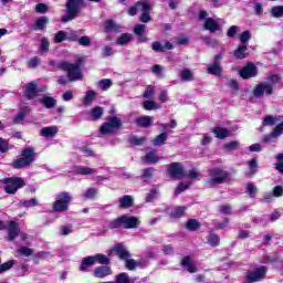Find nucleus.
I'll return each mask as SVG.
<instances>
[{
  "mask_svg": "<svg viewBox=\"0 0 283 283\" xmlns=\"http://www.w3.org/2000/svg\"><path fill=\"white\" fill-rule=\"evenodd\" d=\"M144 109H146V112H151V109H159L160 106L156 105V102L151 101V99H147L144 102L143 104Z\"/></svg>",
  "mask_w": 283,
  "mask_h": 283,
  "instance_id": "nucleus-54",
  "label": "nucleus"
},
{
  "mask_svg": "<svg viewBox=\"0 0 283 283\" xmlns=\"http://www.w3.org/2000/svg\"><path fill=\"white\" fill-rule=\"evenodd\" d=\"M151 50L154 52H165V50H174V44L171 42H165L163 45L159 41H155L151 44Z\"/></svg>",
  "mask_w": 283,
  "mask_h": 283,
  "instance_id": "nucleus-28",
  "label": "nucleus"
},
{
  "mask_svg": "<svg viewBox=\"0 0 283 283\" xmlns=\"http://www.w3.org/2000/svg\"><path fill=\"white\" fill-rule=\"evenodd\" d=\"M145 30H147L146 24H136L134 27V35L138 36V43H147L149 39H147V35L145 34Z\"/></svg>",
  "mask_w": 283,
  "mask_h": 283,
  "instance_id": "nucleus-19",
  "label": "nucleus"
},
{
  "mask_svg": "<svg viewBox=\"0 0 283 283\" xmlns=\"http://www.w3.org/2000/svg\"><path fill=\"white\" fill-rule=\"evenodd\" d=\"M123 127V119L117 116L108 117L107 122L102 124L99 127V133L103 136H107V134H114V132H118Z\"/></svg>",
  "mask_w": 283,
  "mask_h": 283,
  "instance_id": "nucleus-9",
  "label": "nucleus"
},
{
  "mask_svg": "<svg viewBox=\"0 0 283 283\" xmlns=\"http://www.w3.org/2000/svg\"><path fill=\"white\" fill-rule=\"evenodd\" d=\"M266 81L271 83V85H277V83L282 81V76H280V74H270Z\"/></svg>",
  "mask_w": 283,
  "mask_h": 283,
  "instance_id": "nucleus-60",
  "label": "nucleus"
},
{
  "mask_svg": "<svg viewBox=\"0 0 283 283\" xmlns=\"http://www.w3.org/2000/svg\"><path fill=\"white\" fill-rule=\"evenodd\" d=\"M59 69L63 70L64 72H67L69 81H83V73L81 72V62L72 64L67 61H62L59 64Z\"/></svg>",
  "mask_w": 283,
  "mask_h": 283,
  "instance_id": "nucleus-5",
  "label": "nucleus"
},
{
  "mask_svg": "<svg viewBox=\"0 0 283 283\" xmlns=\"http://www.w3.org/2000/svg\"><path fill=\"white\" fill-rule=\"evenodd\" d=\"M221 60L222 54L214 55L213 63L207 69L208 74H211L212 76H222V66L220 65Z\"/></svg>",
  "mask_w": 283,
  "mask_h": 283,
  "instance_id": "nucleus-13",
  "label": "nucleus"
},
{
  "mask_svg": "<svg viewBox=\"0 0 283 283\" xmlns=\"http://www.w3.org/2000/svg\"><path fill=\"white\" fill-rule=\"evenodd\" d=\"M275 169L279 171V174H283V153L276 156Z\"/></svg>",
  "mask_w": 283,
  "mask_h": 283,
  "instance_id": "nucleus-61",
  "label": "nucleus"
},
{
  "mask_svg": "<svg viewBox=\"0 0 283 283\" xmlns=\"http://www.w3.org/2000/svg\"><path fill=\"white\" fill-rule=\"evenodd\" d=\"M210 179L207 180L208 187L212 188L216 187V185H224L227 180H229V174L220 168H212L209 171Z\"/></svg>",
  "mask_w": 283,
  "mask_h": 283,
  "instance_id": "nucleus-8",
  "label": "nucleus"
},
{
  "mask_svg": "<svg viewBox=\"0 0 283 283\" xmlns=\"http://www.w3.org/2000/svg\"><path fill=\"white\" fill-rule=\"evenodd\" d=\"M111 264L109 258L105 254H95L91 256H86L82 260V263L80 264L78 271L85 272L90 266H94V264Z\"/></svg>",
  "mask_w": 283,
  "mask_h": 283,
  "instance_id": "nucleus-7",
  "label": "nucleus"
},
{
  "mask_svg": "<svg viewBox=\"0 0 283 283\" xmlns=\"http://www.w3.org/2000/svg\"><path fill=\"white\" fill-rule=\"evenodd\" d=\"M28 106L20 108L14 118V123H21V120H25V114H28Z\"/></svg>",
  "mask_w": 283,
  "mask_h": 283,
  "instance_id": "nucleus-51",
  "label": "nucleus"
},
{
  "mask_svg": "<svg viewBox=\"0 0 283 283\" xmlns=\"http://www.w3.org/2000/svg\"><path fill=\"white\" fill-rule=\"evenodd\" d=\"M203 29L208 30L210 34H216V32L220 30V23H218L213 18H207L203 23Z\"/></svg>",
  "mask_w": 283,
  "mask_h": 283,
  "instance_id": "nucleus-21",
  "label": "nucleus"
},
{
  "mask_svg": "<svg viewBox=\"0 0 283 283\" xmlns=\"http://www.w3.org/2000/svg\"><path fill=\"white\" fill-rule=\"evenodd\" d=\"M40 103L46 109H53V107H56V99H54L52 96L44 95L42 98H40Z\"/></svg>",
  "mask_w": 283,
  "mask_h": 283,
  "instance_id": "nucleus-32",
  "label": "nucleus"
},
{
  "mask_svg": "<svg viewBox=\"0 0 283 283\" xmlns=\"http://www.w3.org/2000/svg\"><path fill=\"white\" fill-rule=\"evenodd\" d=\"M98 197V188H87L86 191L83 193V198L86 200H96Z\"/></svg>",
  "mask_w": 283,
  "mask_h": 283,
  "instance_id": "nucleus-40",
  "label": "nucleus"
},
{
  "mask_svg": "<svg viewBox=\"0 0 283 283\" xmlns=\"http://www.w3.org/2000/svg\"><path fill=\"white\" fill-rule=\"evenodd\" d=\"M48 25H50V18L48 15H41L34 21L33 24L30 25V30L33 32H43Z\"/></svg>",
  "mask_w": 283,
  "mask_h": 283,
  "instance_id": "nucleus-15",
  "label": "nucleus"
},
{
  "mask_svg": "<svg viewBox=\"0 0 283 283\" xmlns=\"http://www.w3.org/2000/svg\"><path fill=\"white\" fill-rule=\"evenodd\" d=\"M240 45L249 48V41H251V31L245 30L239 35Z\"/></svg>",
  "mask_w": 283,
  "mask_h": 283,
  "instance_id": "nucleus-42",
  "label": "nucleus"
},
{
  "mask_svg": "<svg viewBox=\"0 0 283 283\" xmlns=\"http://www.w3.org/2000/svg\"><path fill=\"white\" fill-rule=\"evenodd\" d=\"M154 171H156V169L154 167L144 169L143 174L140 175V179L144 182H147V180H151V178H154Z\"/></svg>",
  "mask_w": 283,
  "mask_h": 283,
  "instance_id": "nucleus-43",
  "label": "nucleus"
},
{
  "mask_svg": "<svg viewBox=\"0 0 283 283\" xmlns=\"http://www.w3.org/2000/svg\"><path fill=\"white\" fill-rule=\"evenodd\" d=\"M283 134V122L279 125H276L272 130L273 138H280Z\"/></svg>",
  "mask_w": 283,
  "mask_h": 283,
  "instance_id": "nucleus-63",
  "label": "nucleus"
},
{
  "mask_svg": "<svg viewBox=\"0 0 283 283\" xmlns=\"http://www.w3.org/2000/svg\"><path fill=\"white\" fill-rule=\"evenodd\" d=\"M140 227V219L136 216L122 214L108 223V229H138Z\"/></svg>",
  "mask_w": 283,
  "mask_h": 283,
  "instance_id": "nucleus-1",
  "label": "nucleus"
},
{
  "mask_svg": "<svg viewBox=\"0 0 283 283\" xmlns=\"http://www.w3.org/2000/svg\"><path fill=\"white\" fill-rule=\"evenodd\" d=\"M142 12L139 17L140 23H149V21H151V14H149V12H151V3H149V1H144Z\"/></svg>",
  "mask_w": 283,
  "mask_h": 283,
  "instance_id": "nucleus-20",
  "label": "nucleus"
},
{
  "mask_svg": "<svg viewBox=\"0 0 283 283\" xmlns=\"http://www.w3.org/2000/svg\"><path fill=\"white\" fill-rule=\"evenodd\" d=\"M185 227H186L187 231H198L201 229L202 224L196 219H189L186 222Z\"/></svg>",
  "mask_w": 283,
  "mask_h": 283,
  "instance_id": "nucleus-38",
  "label": "nucleus"
},
{
  "mask_svg": "<svg viewBox=\"0 0 283 283\" xmlns=\"http://www.w3.org/2000/svg\"><path fill=\"white\" fill-rule=\"evenodd\" d=\"M240 147V142L232 140L223 145V149H228V151H233Z\"/></svg>",
  "mask_w": 283,
  "mask_h": 283,
  "instance_id": "nucleus-59",
  "label": "nucleus"
},
{
  "mask_svg": "<svg viewBox=\"0 0 283 283\" xmlns=\"http://www.w3.org/2000/svg\"><path fill=\"white\" fill-rule=\"evenodd\" d=\"M196 77L193 76V72H191V70L189 69H184L180 72V81H182L184 83H191V81H195Z\"/></svg>",
  "mask_w": 283,
  "mask_h": 283,
  "instance_id": "nucleus-34",
  "label": "nucleus"
},
{
  "mask_svg": "<svg viewBox=\"0 0 283 283\" xmlns=\"http://www.w3.org/2000/svg\"><path fill=\"white\" fill-rule=\"evenodd\" d=\"M114 283H133V282L128 273L122 272L115 276Z\"/></svg>",
  "mask_w": 283,
  "mask_h": 283,
  "instance_id": "nucleus-45",
  "label": "nucleus"
},
{
  "mask_svg": "<svg viewBox=\"0 0 283 283\" xmlns=\"http://www.w3.org/2000/svg\"><path fill=\"white\" fill-rule=\"evenodd\" d=\"M143 4H145V1H137L135 2V6H130L128 8L129 17H136L138 14V9L142 8L143 10Z\"/></svg>",
  "mask_w": 283,
  "mask_h": 283,
  "instance_id": "nucleus-44",
  "label": "nucleus"
},
{
  "mask_svg": "<svg viewBox=\"0 0 283 283\" xmlns=\"http://www.w3.org/2000/svg\"><path fill=\"white\" fill-rule=\"evenodd\" d=\"M96 170L87 166H74L73 174L75 176H92Z\"/></svg>",
  "mask_w": 283,
  "mask_h": 283,
  "instance_id": "nucleus-26",
  "label": "nucleus"
},
{
  "mask_svg": "<svg viewBox=\"0 0 283 283\" xmlns=\"http://www.w3.org/2000/svg\"><path fill=\"white\" fill-rule=\"evenodd\" d=\"M146 140V137H138L136 135H132L128 137V143L130 147H140V145H145Z\"/></svg>",
  "mask_w": 283,
  "mask_h": 283,
  "instance_id": "nucleus-36",
  "label": "nucleus"
},
{
  "mask_svg": "<svg viewBox=\"0 0 283 283\" xmlns=\"http://www.w3.org/2000/svg\"><path fill=\"white\" fill-rule=\"evenodd\" d=\"M253 96L256 98H262L264 96V83H260L254 87Z\"/></svg>",
  "mask_w": 283,
  "mask_h": 283,
  "instance_id": "nucleus-53",
  "label": "nucleus"
},
{
  "mask_svg": "<svg viewBox=\"0 0 283 283\" xmlns=\"http://www.w3.org/2000/svg\"><path fill=\"white\" fill-rule=\"evenodd\" d=\"M180 266H182V269H185V271H188V273H197L198 272V268H196V264H193V262L191 261V256L186 255L182 258L181 262H180Z\"/></svg>",
  "mask_w": 283,
  "mask_h": 283,
  "instance_id": "nucleus-22",
  "label": "nucleus"
},
{
  "mask_svg": "<svg viewBox=\"0 0 283 283\" xmlns=\"http://www.w3.org/2000/svg\"><path fill=\"white\" fill-rule=\"evenodd\" d=\"M113 83L109 78H103L98 82V88L103 92H107L112 87Z\"/></svg>",
  "mask_w": 283,
  "mask_h": 283,
  "instance_id": "nucleus-50",
  "label": "nucleus"
},
{
  "mask_svg": "<svg viewBox=\"0 0 283 283\" xmlns=\"http://www.w3.org/2000/svg\"><path fill=\"white\" fill-rule=\"evenodd\" d=\"M167 174L172 180H182L185 176V166L181 163L172 161L167 166Z\"/></svg>",
  "mask_w": 283,
  "mask_h": 283,
  "instance_id": "nucleus-11",
  "label": "nucleus"
},
{
  "mask_svg": "<svg viewBox=\"0 0 283 283\" xmlns=\"http://www.w3.org/2000/svg\"><path fill=\"white\" fill-rule=\"evenodd\" d=\"M271 14L274 19H280L283 17V6H276L271 9Z\"/></svg>",
  "mask_w": 283,
  "mask_h": 283,
  "instance_id": "nucleus-56",
  "label": "nucleus"
},
{
  "mask_svg": "<svg viewBox=\"0 0 283 283\" xmlns=\"http://www.w3.org/2000/svg\"><path fill=\"white\" fill-rule=\"evenodd\" d=\"M14 264H17V261L14 260H9L2 264L0 263V273H6V271H10V269H12Z\"/></svg>",
  "mask_w": 283,
  "mask_h": 283,
  "instance_id": "nucleus-52",
  "label": "nucleus"
},
{
  "mask_svg": "<svg viewBox=\"0 0 283 283\" xmlns=\"http://www.w3.org/2000/svg\"><path fill=\"white\" fill-rule=\"evenodd\" d=\"M104 114H105V111L103 109V106H95L90 111L88 116L92 120L96 122V120H101Z\"/></svg>",
  "mask_w": 283,
  "mask_h": 283,
  "instance_id": "nucleus-29",
  "label": "nucleus"
},
{
  "mask_svg": "<svg viewBox=\"0 0 283 283\" xmlns=\"http://www.w3.org/2000/svg\"><path fill=\"white\" fill-rule=\"evenodd\" d=\"M85 1L83 0H67L66 1V14L62 15V23H67L70 21H74L77 14L81 12V8H83Z\"/></svg>",
  "mask_w": 283,
  "mask_h": 283,
  "instance_id": "nucleus-4",
  "label": "nucleus"
},
{
  "mask_svg": "<svg viewBox=\"0 0 283 283\" xmlns=\"http://www.w3.org/2000/svg\"><path fill=\"white\" fill-rule=\"evenodd\" d=\"M94 101H96V91H87L83 98V105L90 107Z\"/></svg>",
  "mask_w": 283,
  "mask_h": 283,
  "instance_id": "nucleus-37",
  "label": "nucleus"
},
{
  "mask_svg": "<svg viewBox=\"0 0 283 283\" xmlns=\"http://www.w3.org/2000/svg\"><path fill=\"white\" fill-rule=\"evenodd\" d=\"M248 166L250 168V172L248 176H255L258 174V158H252L249 163Z\"/></svg>",
  "mask_w": 283,
  "mask_h": 283,
  "instance_id": "nucleus-48",
  "label": "nucleus"
},
{
  "mask_svg": "<svg viewBox=\"0 0 283 283\" xmlns=\"http://www.w3.org/2000/svg\"><path fill=\"white\" fill-rule=\"evenodd\" d=\"M207 243L209 247H220V237L211 232L207 235Z\"/></svg>",
  "mask_w": 283,
  "mask_h": 283,
  "instance_id": "nucleus-41",
  "label": "nucleus"
},
{
  "mask_svg": "<svg viewBox=\"0 0 283 283\" xmlns=\"http://www.w3.org/2000/svg\"><path fill=\"white\" fill-rule=\"evenodd\" d=\"M167 132L160 133L153 139L154 147H163V145H167Z\"/></svg>",
  "mask_w": 283,
  "mask_h": 283,
  "instance_id": "nucleus-33",
  "label": "nucleus"
},
{
  "mask_svg": "<svg viewBox=\"0 0 283 283\" xmlns=\"http://www.w3.org/2000/svg\"><path fill=\"white\" fill-rule=\"evenodd\" d=\"M93 275L98 280H105V277L112 275V268L109 264L99 265L94 269Z\"/></svg>",
  "mask_w": 283,
  "mask_h": 283,
  "instance_id": "nucleus-17",
  "label": "nucleus"
},
{
  "mask_svg": "<svg viewBox=\"0 0 283 283\" xmlns=\"http://www.w3.org/2000/svg\"><path fill=\"white\" fill-rule=\"evenodd\" d=\"M126 263H125V266L128 271H135L136 266H138V261L134 260V259H125L124 260Z\"/></svg>",
  "mask_w": 283,
  "mask_h": 283,
  "instance_id": "nucleus-58",
  "label": "nucleus"
},
{
  "mask_svg": "<svg viewBox=\"0 0 283 283\" xmlns=\"http://www.w3.org/2000/svg\"><path fill=\"white\" fill-rule=\"evenodd\" d=\"M115 253L116 258L119 260H127L132 256L123 243H117L112 250H109L108 255Z\"/></svg>",
  "mask_w": 283,
  "mask_h": 283,
  "instance_id": "nucleus-16",
  "label": "nucleus"
},
{
  "mask_svg": "<svg viewBox=\"0 0 283 283\" xmlns=\"http://www.w3.org/2000/svg\"><path fill=\"white\" fill-rule=\"evenodd\" d=\"M56 134H59V128H56V126L44 127L41 129V136L44 138H52L53 136H56Z\"/></svg>",
  "mask_w": 283,
  "mask_h": 283,
  "instance_id": "nucleus-35",
  "label": "nucleus"
},
{
  "mask_svg": "<svg viewBox=\"0 0 283 283\" xmlns=\"http://www.w3.org/2000/svg\"><path fill=\"white\" fill-rule=\"evenodd\" d=\"M185 213H187V207L178 206L170 212V218L172 220H180V218H185Z\"/></svg>",
  "mask_w": 283,
  "mask_h": 283,
  "instance_id": "nucleus-30",
  "label": "nucleus"
},
{
  "mask_svg": "<svg viewBox=\"0 0 283 283\" xmlns=\"http://www.w3.org/2000/svg\"><path fill=\"white\" fill-rule=\"evenodd\" d=\"M276 123H277V119L274 116L268 115L263 118L262 125L263 127H266V126H273Z\"/></svg>",
  "mask_w": 283,
  "mask_h": 283,
  "instance_id": "nucleus-57",
  "label": "nucleus"
},
{
  "mask_svg": "<svg viewBox=\"0 0 283 283\" xmlns=\"http://www.w3.org/2000/svg\"><path fill=\"white\" fill-rule=\"evenodd\" d=\"M144 160L148 165H157V163H160V158L154 151L147 153L144 157Z\"/></svg>",
  "mask_w": 283,
  "mask_h": 283,
  "instance_id": "nucleus-39",
  "label": "nucleus"
},
{
  "mask_svg": "<svg viewBox=\"0 0 283 283\" xmlns=\"http://www.w3.org/2000/svg\"><path fill=\"white\" fill-rule=\"evenodd\" d=\"M132 41V33H123L116 41L117 45H127Z\"/></svg>",
  "mask_w": 283,
  "mask_h": 283,
  "instance_id": "nucleus-47",
  "label": "nucleus"
},
{
  "mask_svg": "<svg viewBox=\"0 0 283 283\" xmlns=\"http://www.w3.org/2000/svg\"><path fill=\"white\" fill-rule=\"evenodd\" d=\"M272 196L274 198H282L283 196V187L282 186H275L272 190Z\"/></svg>",
  "mask_w": 283,
  "mask_h": 283,
  "instance_id": "nucleus-64",
  "label": "nucleus"
},
{
  "mask_svg": "<svg viewBox=\"0 0 283 283\" xmlns=\"http://www.w3.org/2000/svg\"><path fill=\"white\" fill-rule=\"evenodd\" d=\"M239 76L243 78V81L255 78V76H258V66L252 62H248L247 65L239 71Z\"/></svg>",
  "mask_w": 283,
  "mask_h": 283,
  "instance_id": "nucleus-12",
  "label": "nucleus"
},
{
  "mask_svg": "<svg viewBox=\"0 0 283 283\" xmlns=\"http://www.w3.org/2000/svg\"><path fill=\"white\" fill-rule=\"evenodd\" d=\"M266 273H269V269L266 268V265H260L253 271H249L247 273L245 283L262 282V280H266Z\"/></svg>",
  "mask_w": 283,
  "mask_h": 283,
  "instance_id": "nucleus-10",
  "label": "nucleus"
},
{
  "mask_svg": "<svg viewBox=\"0 0 283 283\" xmlns=\"http://www.w3.org/2000/svg\"><path fill=\"white\" fill-rule=\"evenodd\" d=\"M2 185H4V193L9 196H14L19 189L25 187V179L22 177H7L1 179Z\"/></svg>",
  "mask_w": 283,
  "mask_h": 283,
  "instance_id": "nucleus-6",
  "label": "nucleus"
},
{
  "mask_svg": "<svg viewBox=\"0 0 283 283\" xmlns=\"http://www.w3.org/2000/svg\"><path fill=\"white\" fill-rule=\"evenodd\" d=\"M36 160V150L34 147L29 146L22 149L21 158H18L12 161L13 169H25V167H30Z\"/></svg>",
  "mask_w": 283,
  "mask_h": 283,
  "instance_id": "nucleus-2",
  "label": "nucleus"
},
{
  "mask_svg": "<svg viewBox=\"0 0 283 283\" xmlns=\"http://www.w3.org/2000/svg\"><path fill=\"white\" fill-rule=\"evenodd\" d=\"M41 52H50V40L48 38H42L40 41Z\"/></svg>",
  "mask_w": 283,
  "mask_h": 283,
  "instance_id": "nucleus-62",
  "label": "nucleus"
},
{
  "mask_svg": "<svg viewBox=\"0 0 283 283\" xmlns=\"http://www.w3.org/2000/svg\"><path fill=\"white\" fill-rule=\"evenodd\" d=\"M212 133L214 134L216 138L219 140H224L226 138H229L231 136V132H229L228 128L216 126L212 129Z\"/></svg>",
  "mask_w": 283,
  "mask_h": 283,
  "instance_id": "nucleus-25",
  "label": "nucleus"
},
{
  "mask_svg": "<svg viewBox=\"0 0 283 283\" xmlns=\"http://www.w3.org/2000/svg\"><path fill=\"white\" fill-rule=\"evenodd\" d=\"M129 207H134V197L125 195L119 198V209H129Z\"/></svg>",
  "mask_w": 283,
  "mask_h": 283,
  "instance_id": "nucleus-31",
  "label": "nucleus"
},
{
  "mask_svg": "<svg viewBox=\"0 0 283 283\" xmlns=\"http://www.w3.org/2000/svg\"><path fill=\"white\" fill-rule=\"evenodd\" d=\"M54 43H63V41H67V32L66 31H57L53 38Z\"/></svg>",
  "mask_w": 283,
  "mask_h": 283,
  "instance_id": "nucleus-46",
  "label": "nucleus"
},
{
  "mask_svg": "<svg viewBox=\"0 0 283 283\" xmlns=\"http://www.w3.org/2000/svg\"><path fill=\"white\" fill-rule=\"evenodd\" d=\"M34 12L38 14H45V12H50V7L48 3L40 2L35 6Z\"/></svg>",
  "mask_w": 283,
  "mask_h": 283,
  "instance_id": "nucleus-49",
  "label": "nucleus"
},
{
  "mask_svg": "<svg viewBox=\"0 0 283 283\" xmlns=\"http://www.w3.org/2000/svg\"><path fill=\"white\" fill-rule=\"evenodd\" d=\"M104 32L106 34H109V32H115L116 34H118L120 32V27H118V24L114 22V20L108 19L104 23Z\"/></svg>",
  "mask_w": 283,
  "mask_h": 283,
  "instance_id": "nucleus-27",
  "label": "nucleus"
},
{
  "mask_svg": "<svg viewBox=\"0 0 283 283\" xmlns=\"http://www.w3.org/2000/svg\"><path fill=\"white\" fill-rule=\"evenodd\" d=\"M233 56L237 61H242L249 56V46L244 44H239V46L233 51Z\"/></svg>",
  "mask_w": 283,
  "mask_h": 283,
  "instance_id": "nucleus-23",
  "label": "nucleus"
},
{
  "mask_svg": "<svg viewBox=\"0 0 283 283\" xmlns=\"http://www.w3.org/2000/svg\"><path fill=\"white\" fill-rule=\"evenodd\" d=\"M24 96L28 101H34V98L39 96V86L36 83L30 82L27 84Z\"/></svg>",
  "mask_w": 283,
  "mask_h": 283,
  "instance_id": "nucleus-18",
  "label": "nucleus"
},
{
  "mask_svg": "<svg viewBox=\"0 0 283 283\" xmlns=\"http://www.w3.org/2000/svg\"><path fill=\"white\" fill-rule=\"evenodd\" d=\"M72 193L67 191H62L56 195L55 201L52 205L53 211L55 213H65L70 209V205H72Z\"/></svg>",
  "mask_w": 283,
  "mask_h": 283,
  "instance_id": "nucleus-3",
  "label": "nucleus"
},
{
  "mask_svg": "<svg viewBox=\"0 0 283 283\" xmlns=\"http://www.w3.org/2000/svg\"><path fill=\"white\" fill-rule=\"evenodd\" d=\"M135 125L137 127H143L144 129H147V127H151L154 125V117L151 116H140L135 119Z\"/></svg>",
  "mask_w": 283,
  "mask_h": 283,
  "instance_id": "nucleus-24",
  "label": "nucleus"
},
{
  "mask_svg": "<svg viewBox=\"0 0 283 283\" xmlns=\"http://www.w3.org/2000/svg\"><path fill=\"white\" fill-rule=\"evenodd\" d=\"M247 193L250 198H255L258 196V187L253 182H249L247 185Z\"/></svg>",
  "mask_w": 283,
  "mask_h": 283,
  "instance_id": "nucleus-55",
  "label": "nucleus"
},
{
  "mask_svg": "<svg viewBox=\"0 0 283 283\" xmlns=\"http://www.w3.org/2000/svg\"><path fill=\"white\" fill-rule=\"evenodd\" d=\"M8 242H13V240H17L19 238V233H21V228H19V223L17 221H8Z\"/></svg>",
  "mask_w": 283,
  "mask_h": 283,
  "instance_id": "nucleus-14",
  "label": "nucleus"
}]
</instances>
